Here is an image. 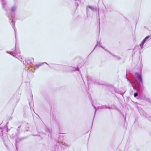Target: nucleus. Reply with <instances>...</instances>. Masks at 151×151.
I'll return each instance as SVG.
<instances>
[{
    "label": "nucleus",
    "mask_w": 151,
    "mask_h": 151,
    "mask_svg": "<svg viewBox=\"0 0 151 151\" xmlns=\"http://www.w3.org/2000/svg\"><path fill=\"white\" fill-rule=\"evenodd\" d=\"M48 135L49 136H50V135L49 134H48Z\"/></svg>",
    "instance_id": "c9c22d12"
},
{
    "label": "nucleus",
    "mask_w": 151,
    "mask_h": 151,
    "mask_svg": "<svg viewBox=\"0 0 151 151\" xmlns=\"http://www.w3.org/2000/svg\"><path fill=\"white\" fill-rule=\"evenodd\" d=\"M29 105L30 106V102H29Z\"/></svg>",
    "instance_id": "a878e982"
},
{
    "label": "nucleus",
    "mask_w": 151,
    "mask_h": 151,
    "mask_svg": "<svg viewBox=\"0 0 151 151\" xmlns=\"http://www.w3.org/2000/svg\"><path fill=\"white\" fill-rule=\"evenodd\" d=\"M146 101L150 103H151V100L149 99L146 98Z\"/></svg>",
    "instance_id": "aec40b11"
},
{
    "label": "nucleus",
    "mask_w": 151,
    "mask_h": 151,
    "mask_svg": "<svg viewBox=\"0 0 151 151\" xmlns=\"http://www.w3.org/2000/svg\"><path fill=\"white\" fill-rule=\"evenodd\" d=\"M34 59L32 58H28L25 60V62L23 61V64L25 66L29 64L32 63L34 62Z\"/></svg>",
    "instance_id": "423d86ee"
},
{
    "label": "nucleus",
    "mask_w": 151,
    "mask_h": 151,
    "mask_svg": "<svg viewBox=\"0 0 151 151\" xmlns=\"http://www.w3.org/2000/svg\"><path fill=\"white\" fill-rule=\"evenodd\" d=\"M95 49V48H94V49L93 50H92V51H93V50H94Z\"/></svg>",
    "instance_id": "7c9ffc66"
},
{
    "label": "nucleus",
    "mask_w": 151,
    "mask_h": 151,
    "mask_svg": "<svg viewBox=\"0 0 151 151\" xmlns=\"http://www.w3.org/2000/svg\"><path fill=\"white\" fill-rule=\"evenodd\" d=\"M89 99L90 100V101H91V96H90L89 97Z\"/></svg>",
    "instance_id": "b1692460"
},
{
    "label": "nucleus",
    "mask_w": 151,
    "mask_h": 151,
    "mask_svg": "<svg viewBox=\"0 0 151 151\" xmlns=\"http://www.w3.org/2000/svg\"><path fill=\"white\" fill-rule=\"evenodd\" d=\"M19 127H18V129H17V130H18V131H19Z\"/></svg>",
    "instance_id": "393cba45"
},
{
    "label": "nucleus",
    "mask_w": 151,
    "mask_h": 151,
    "mask_svg": "<svg viewBox=\"0 0 151 151\" xmlns=\"http://www.w3.org/2000/svg\"><path fill=\"white\" fill-rule=\"evenodd\" d=\"M44 64H46L47 65H48L50 68H51V67L49 65L46 63H42L40 64H39L36 65V66H35V69H37L40 66Z\"/></svg>",
    "instance_id": "9d476101"
},
{
    "label": "nucleus",
    "mask_w": 151,
    "mask_h": 151,
    "mask_svg": "<svg viewBox=\"0 0 151 151\" xmlns=\"http://www.w3.org/2000/svg\"><path fill=\"white\" fill-rule=\"evenodd\" d=\"M95 49V48H94V49L93 50H92V51H93V50H94Z\"/></svg>",
    "instance_id": "473e14b6"
},
{
    "label": "nucleus",
    "mask_w": 151,
    "mask_h": 151,
    "mask_svg": "<svg viewBox=\"0 0 151 151\" xmlns=\"http://www.w3.org/2000/svg\"><path fill=\"white\" fill-rule=\"evenodd\" d=\"M10 54L12 55V56H13V57L16 58H17L20 61H21L22 59V57L19 55L17 56L15 55H14L13 54H11L10 53Z\"/></svg>",
    "instance_id": "9b49d317"
},
{
    "label": "nucleus",
    "mask_w": 151,
    "mask_h": 151,
    "mask_svg": "<svg viewBox=\"0 0 151 151\" xmlns=\"http://www.w3.org/2000/svg\"><path fill=\"white\" fill-rule=\"evenodd\" d=\"M95 49V48H94V49L93 50H92V51H93V50H94Z\"/></svg>",
    "instance_id": "c756f323"
},
{
    "label": "nucleus",
    "mask_w": 151,
    "mask_h": 151,
    "mask_svg": "<svg viewBox=\"0 0 151 151\" xmlns=\"http://www.w3.org/2000/svg\"><path fill=\"white\" fill-rule=\"evenodd\" d=\"M97 45H99V46L100 47H102L103 48H104V47H102V46L100 44V43L98 42H97V45L96 46V47H95V48L97 46Z\"/></svg>",
    "instance_id": "a211bd4d"
},
{
    "label": "nucleus",
    "mask_w": 151,
    "mask_h": 151,
    "mask_svg": "<svg viewBox=\"0 0 151 151\" xmlns=\"http://www.w3.org/2000/svg\"><path fill=\"white\" fill-rule=\"evenodd\" d=\"M102 106L103 107H104V108H107V109H113V108H112L111 107H110V106H107L106 105L103 106Z\"/></svg>",
    "instance_id": "f3484780"
},
{
    "label": "nucleus",
    "mask_w": 151,
    "mask_h": 151,
    "mask_svg": "<svg viewBox=\"0 0 151 151\" xmlns=\"http://www.w3.org/2000/svg\"><path fill=\"white\" fill-rule=\"evenodd\" d=\"M126 78L128 81L130 83L131 86L133 87L134 89L136 90L137 91H139V83L138 81L137 80L135 79L131 81L127 77V75L126 76Z\"/></svg>",
    "instance_id": "f03ea898"
},
{
    "label": "nucleus",
    "mask_w": 151,
    "mask_h": 151,
    "mask_svg": "<svg viewBox=\"0 0 151 151\" xmlns=\"http://www.w3.org/2000/svg\"><path fill=\"white\" fill-rule=\"evenodd\" d=\"M145 116L148 119L149 121L151 122V117L150 116L146 114H145Z\"/></svg>",
    "instance_id": "2eb2a0df"
},
{
    "label": "nucleus",
    "mask_w": 151,
    "mask_h": 151,
    "mask_svg": "<svg viewBox=\"0 0 151 151\" xmlns=\"http://www.w3.org/2000/svg\"><path fill=\"white\" fill-rule=\"evenodd\" d=\"M17 0H14V4L17 5Z\"/></svg>",
    "instance_id": "5701e85b"
},
{
    "label": "nucleus",
    "mask_w": 151,
    "mask_h": 151,
    "mask_svg": "<svg viewBox=\"0 0 151 151\" xmlns=\"http://www.w3.org/2000/svg\"><path fill=\"white\" fill-rule=\"evenodd\" d=\"M65 68L68 71H71L74 70L79 71L78 67L77 68H76L72 66H66L65 67Z\"/></svg>",
    "instance_id": "6e6552de"
},
{
    "label": "nucleus",
    "mask_w": 151,
    "mask_h": 151,
    "mask_svg": "<svg viewBox=\"0 0 151 151\" xmlns=\"http://www.w3.org/2000/svg\"><path fill=\"white\" fill-rule=\"evenodd\" d=\"M112 55L114 57H115V59L116 60H119L121 59V57H119L118 56H117V55H115L114 54H112Z\"/></svg>",
    "instance_id": "dca6fc26"
},
{
    "label": "nucleus",
    "mask_w": 151,
    "mask_h": 151,
    "mask_svg": "<svg viewBox=\"0 0 151 151\" xmlns=\"http://www.w3.org/2000/svg\"><path fill=\"white\" fill-rule=\"evenodd\" d=\"M91 103H92V105L94 106V109H95L94 115H95V114H96V111L97 109H102L104 108V107H103L102 106H99L97 108H96V107L94 106H93V103L92 102H91Z\"/></svg>",
    "instance_id": "f8f14e48"
},
{
    "label": "nucleus",
    "mask_w": 151,
    "mask_h": 151,
    "mask_svg": "<svg viewBox=\"0 0 151 151\" xmlns=\"http://www.w3.org/2000/svg\"><path fill=\"white\" fill-rule=\"evenodd\" d=\"M3 130L2 128H0V136L1 138L3 139L4 142L5 146L7 147V144H8L10 141L8 139L6 134L5 133H4Z\"/></svg>",
    "instance_id": "7ed1b4c3"
},
{
    "label": "nucleus",
    "mask_w": 151,
    "mask_h": 151,
    "mask_svg": "<svg viewBox=\"0 0 151 151\" xmlns=\"http://www.w3.org/2000/svg\"><path fill=\"white\" fill-rule=\"evenodd\" d=\"M8 130V128H7V131H6V132H7V131Z\"/></svg>",
    "instance_id": "cd10ccee"
},
{
    "label": "nucleus",
    "mask_w": 151,
    "mask_h": 151,
    "mask_svg": "<svg viewBox=\"0 0 151 151\" xmlns=\"http://www.w3.org/2000/svg\"><path fill=\"white\" fill-rule=\"evenodd\" d=\"M105 51L108 52H109L110 54H111V55H112V53L111 52H110L108 50H107V49H106L105 48H103Z\"/></svg>",
    "instance_id": "412c9836"
},
{
    "label": "nucleus",
    "mask_w": 151,
    "mask_h": 151,
    "mask_svg": "<svg viewBox=\"0 0 151 151\" xmlns=\"http://www.w3.org/2000/svg\"><path fill=\"white\" fill-rule=\"evenodd\" d=\"M95 49V48H94V49L93 50H92V51H93V50H94Z\"/></svg>",
    "instance_id": "c85d7f7f"
},
{
    "label": "nucleus",
    "mask_w": 151,
    "mask_h": 151,
    "mask_svg": "<svg viewBox=\"0 0 151 151\" xmlns=\"http://www.w3.org/2000/svg\"><path fill=\"white\" fill-rule=\"evenodd\" d=\"M88 8H89L92 11H94L95 10H96V9L94 8V7L93 6H87V8H86L87 11L88 10Z\"/></svg>",
    "instance_id": "4468645a"
},
{
    "label": "nucleus",
    "mask_w": 151,
    "mask_h": 151,
    "mask_svg": "<svg viewBox=\"0 0 151 151\" xmlns=\"http://www.w3.org/2000/svg\"><path fill=\"white\" fill-rule=\"evenodd\" d=\"M95 49V48H94V49L93 50H92V51H93V50H94Z\"/></svg>",
    "instance_id": "2f4dec72"
},
{
    "label": "nucleus",
    "mask_w": 151,
    "mask_h": 151,
    "mask_svg": "<svg viewBox=\"0 0 151 151\" xmlns=\"http://www.w3.org/2000/svg\"><path fill=\"white\" fill-rule=\"evenodd\" d=\"M149 36H147L142 41L139 46L138 45L135 47L134 48V50L136 49H142L144 47L143 45L145 42L148 41L149 40Z\"/></svg>",
    "instance_id": "20e7f679"
},
{
    "label": "nucleus",
    "mask_w": 151,
    "mask_h": 151,
    "mask_svg": "<svg viewBox=\"0 0 151 151\" xmlns=\"http://www.w3.org/2000/svg\"><path fill=\"white\" fill-rule=\"evenodd\" d=\"M111 86L112 87V89L111 90H113L114 92L118 93L119 94H121L122 96H123V94L125 93V91H124V92H122L121 91H119L118 88H116L113 87L112 86L110 85H108L109 86Z\"/></svg>",
    "instance_id": "39448f33"
},
{
    "label": "nucleus",
    "mask_w": 151,
    "mask_h": 151,
    "mask_svg": "<svg viewBox=\"0 0 151 151\" xmlns=\"http://www.w3.org/2000/svg\"><path fill=\"white\" fill-rule=\"evenodd\" d=\"M15 50H16V45H15V48L14 49V50H12V51L11 52H13L14 53L16 54V55H17H17H19L20 53V50H18L17 51H15Z\"/></svg>",
    "instance_id": "1a4fd4ad"
},
{
    "label": "nucleus",
    "mask_w": 151,
    "mask_h": 151,
    "mask_svg": "<svg viewBox=\"0 0 151 151\" xmlns=\"http://www.w3.org/2000/svg\"><path fill=\"white\" fill-rule=\"evenodd\" d=\"M91 103H92V105L94 106V109H95L94 115H95V114H96V111L97 109H102L104 108V107H103L102 106H99L97 108H96V107L94 106H93V103L92 102H91Z\"/></svg>",
    "instance_id": "ddd939ff"
},
{
    "label": "nucleus",
    "mask_w": 151,
    "mask_h": 151,
    "mask_svg": "<svg viewBox=\"0 0 151 151\" xmlns=\"http://www.w3.org/2000/svg\"><path fill=\"white\" fill-rule=\"evenodd\" d=\"M17 140H16V143H15V146H16V149L17 150Z\"/></svg>",
    "instance_id": "4be33fe9"
},
{
    "label": "nucleus",
    "mask_w": 151,
    "mask_h": 151,
    "mask_svg": "<svg viewBox=\"0 0 151 151\" xmlns=\"http://www.w3.org/2000/svg\"><path fill=\"white\" fill-rule=\"evenodd\" d=\"M95 49V48H94V49L93 50H92V51H93V50H94Z\"/></svg>",
    "instance_id": "72a5a7b5"
},
{
    "label": "nucleus",
    "mask_w": 151,
    "mask_h": 151,
    "mask_svg": "<svg viewBox=\"0 0 151 151\" xmlns=\"http://www.w3.org/2000/svg\"><path fill=\"white\" fill-rule=\"evenodd\" d=\"M2 5L3 8L6 11V15L9 19V22L11 24L13 29H14L15 32H16L15 27V23L13 22V19L14 17L13 15L16 11L17 8V5L14 4L11 8V10H8V7L6 3V1L4 0H1Z\"/></svg>",
    "instance_id": "f257e3e1"
},
{
    "label": "nucleus",
    "mask_w": 151,
    "mask_h": 151,
    "mask_svg": "<svg viewBox=\"0 0 151 151\" xmlns=\"http://www.w3.org/2000/svg\"><path fill=\"white\" fill-rule=\"evenodd\" d=\"M7 52V53H9V52H8V51H7V52Z\"/></svg>",
    "instance_id": "bb28decb"
},
{
    "label": "nucleus",
    "mask_w": 151,
    "mask_h": 151,
    "mask_svg": "<svg viewBox=\"0 0 151 151\" xmlns=\"http://www.w3.org/2000/svg\"><path fill=\"white\" fill-rule=\"evenodd\" d=\"M134 74L135 76L139 81V83L138 82L139 85L140 84L143 85L142 79L141 75L137 72L135 73Z\"/></svg>",
    "instance_id": "0eeeda50"
},
{
    "label": "nucleus",
    "mask_w": 151,
    "mask_h": 151,
    "mask_svg": "<svg viewBox=\"0 0 151 151\" xmlns=\"http://www.w3.org/2000/svg\"><path fill=\"white\" fill-rule=\"evenodd\" d=\"M58 65V66H59V67H60V66H60V65Z\"/></svg>",
    "instance_id": "f704fd0d"
},
{
    "label": "nucleus",
    "mask_w": 151,
    "mask_h": 151,
    "mask_svg": "<svg viewBox=\"0 0 151 151\" xmlns=\"http://www.w3.org/2000/svg\"><path fill=\"white\" fill-rule=\"evenodd\" d=\"M138 93L137 92H136L134 93V97H136L138 96Z\"/></svg>",
    "instance_id": "6ab92c4d"
}]
</instances>
